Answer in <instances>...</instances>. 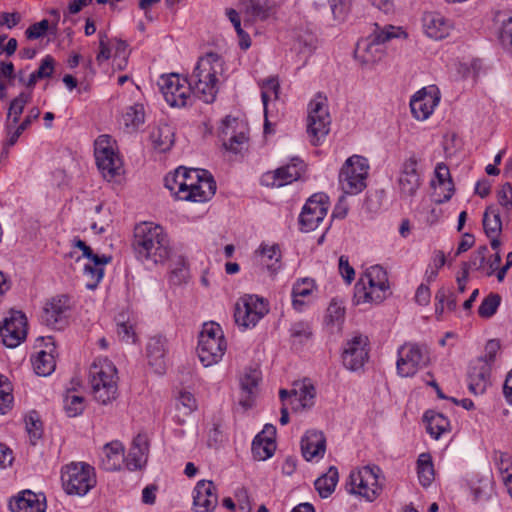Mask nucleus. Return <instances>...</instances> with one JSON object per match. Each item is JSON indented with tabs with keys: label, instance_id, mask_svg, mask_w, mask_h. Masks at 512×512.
<instances>
[{
	"label": "nucleus",
	"instance_id": "nucleus-1",
	"mask_svg": "<svg viewBox=\"0 0 512 512\" xmlns=\"http://www.w3.org/2000/svg\"><path fill=\"white\" fill-rule=\"evenodd\" d=\"M132 247L137 259L145 264L163 263L171 254L167 234L161 226L152 222L135 226Z\"/></svg>",
	"mask_w": 512,
	"mask_h": 512
},
{
	"label": "nucleus",
	"instance_id": "nucleus-2",
	"mask_svg": "<svg viewBox=\"0 0 512 512\" xmlns=\"http://www.w3.org/2000/svg\"><path fill=\"white\" fill-rule=\"evenodd\" d=\"M222 57L214 52H208L200 57L192 74L189 76L188 85L197 97L209 104L214 102L218 93V76L224 68Z\"/></svg>",
	"mask_w": 512,
	"mask_h": 512
},
{
	"label": "nucleus",
	"instance_id": "nucleus-3",
	"mask_svg": "<svg viewBox=\"0 0 512 512\" xmlns=\"http://www.w3.org/2000/svg\"><path fill=\"white\" fill-rule=\"evenodd\" d=\"M117 369L107 358H99L89 369V383L94 399L106 405L117 396Z\"/></svg>",
	"mask_w": 512,
	"mask_h": 512
},
{
	"label": "nucleus",
	"instance_id": "nucleus-4",
	"mask_svg": "<svg viewBox=\"0 0 512 512\" xmlns=\"http://www.w3.org/2000/svg\"><path fill=\"white\" fill-rule=\"evenodd\" d=\"M356 304L381 303L389 293L387 272L380 265L369 267L354 288Z\"/></svg>",
	"mask_w": 512,
	"mask_h": 512
},
{
	"label": "nucleus",
	"instance_id": "nucleus-5",
	"mask_svg": "<svg viewBox=\"0 0 512 512\" xmlns=\"http://www.w3.org/2000/svg\"><path fill=\"white\" fill-rule=\"evenodd\" d=\"M226 341L219 324L210 322L203 325L199 335L197 352L203 366L209 367L218 363L225 351Z\"/></svg>",
	"mask_w": 512,
	"mask_h": 512
},
{
	"label": "nucleus",
	"instance_id": "nucleus-6",
	"mask_svg": "<svg viewBox=\"0 0 512 512\" xmlns=\"http://www.w3.org/2000/svg\"><path fill=\"white\" fill-rule=\"evenodd\" d=\"M61 480L69 495H86L95 485L94 468L85 462H71L61 470Z\"/></svg>",
	"mask_w": 512,
	"mask_h": 512
},
{
	"label": "nucleus",
	"instance_id": "nucleus-7",
	"mask_svg": "<svg viewBox=\"0 0 512 512\" xmlns=\"http://www.w3.org/2000/svg\"><path fill=\"white\" fill-rule=\"evenodd\" d=\"M380 472L378 466H365L358 471H352L346 483L347 491L351 494H358L367 501H374L382 490L379 483Z\"/></svg>",
	"mask_w": 512,
	"mask_h": 512
},
{
	"label": "nucleus",
	"instance_id": "nucleus-8",
	"mask_svg": "<svg viewBox=\"0 0 512 512\" xmlns=\"http://www.w3.org/2000/svg\"><path fill=\"white\" fill-rule=\"evenodd\" d=\"M331 118L327 109V98L318 94L309 103L307 133L312 145H319L330 131Z\"/></svg>",
	"mask_w": 512,
	"mask_h": 512
},
{
	"label": "nucleus",
	"instance_id": "nucleus-9",
	"mask_svg": "<svg viewBox=\"0 0 512 512\" xmlns=\"http://www.w3.org/2000/svg\"><path fill=\"white\" fill-rule=\"evenodd\" d=\"M369 166L364 157H349L339 173V183L345 194L356 195L366 187Z\"/></svg>",
	"mask_w": 512,
	"mask_h": 512
},
{
	"label": "nucleus",
	"instance_id": "nucleus-10",
	"mask_svg": "<svg viewBox=\"0 0 512 512\" xmlns=\"http://www.w3.org/2000/svg\"><path fill=\"white\" fill-rule=\"evenodd\" d=\"M269 312L268 303L257 295H244L235 304V323L242 329L254 328Z\"/></svg>",
	"mask_w": 512,
	"mask_h": 512
},
{
	"label": "nucleus",
	"instance_id": "nucleus-11",
	"mask_svg": "<svg viewBox=\"0 0 512 512\" xmlns=\"http://www.w3.org/2000/svg\"><path fill=\"white\" fill-rule=\"evenodd\" d=\"M397 373L401 377H412L429 364V353L425 346L405 343L398 348Z\"/></svg>",
	"mask_w": 512,
	"mask_h": 512
},
{
	"label": "nucleus",
	"instance_id": "nucleus-12",
	"mask_svg": "<svg viewBox=\"0 0 512 512\" xmlns=\"http://www.w3.org/2000/svg\"><path fill=\"white\" fill-rule=\"evenodd\" d=\"M95 159L99 170L105 178H114L120 174L122 161L115 152L109 135H100L95 140Z\"/></svg>",
	"mask_w": 512,
	"mask_h": 512
},
{
	"label": "nucleus",
	"instance_id": "nucleus-13",
	"mask_svg": "<svg viewBox=\"0 0 512 512\" xmlns=\"http://www.w3.org/2000/svg\"><path fill=\"white\" fill-rule=\"evenodd\" d=\"M160 90L165 101L171 107H185L191 99L192 88L187 79H181L177 74L162 76L159 81Z\"/></svg>",
	"mask_w": 512,
	"mask_h": 512
},
{
	"label": "nucleus",
	"instance_id": "nucleus-14",
	"mask_svg": "<svg viewBox=\"0 0 512 512\" xmlns=\"http://www.w3.org/2000/svg\"><path fill=\"white\" fill-rule=\"evenodd\" d=\"M0 336L8 348L19 346L27 336V318L21 311L11 310L0 325Z\"/></svg>",
	"mask_w": 512,
	"mask_h": 512
},
{
	"label": "nucleus",
	"instance_id": "nucleus-15",
	"mask_svg": "<svg viewBox=\"0 0 512 512\" xmlns=\"http://www.w3.org/2000/svg\"><path fill=\"white\" fill-rule=\"evenodd\" d=\"M328 197L323 193L312 195L305 203L299 216L303 231L315 230L325 218L328 211Z\"/></svg>",
	"mask_w": 512,
	"mask_h": 512
},
{
	"label": "nucleus",
	"instance_id": "nucleus-16",
	"mask_svg": "<svg viewBox=\"0 0 512 512\" xmlns=\"http://www.w3.org/2000/svg\"><path fill=\"white\" fill-rule=\"evenodd\" d=\"M70 299L66 295L51 298L43 309L41 319L48 327L56 330L63 329L68 324Z\"/></svg>",
	"mask_w": 512,
	"mask_h": 512
},
{
	"label": "nucleus",
	"instance_id": "nucleus-17",
	"mask_svg": "<svg viewBox=\"0 0 512 512\" xmlns=\"http://www.w3.org/2000/svg\"><path fill=\"white\" fill-rule=\"evenodd\" d=\"M303 169V161L299 158H293L291 163L263 174L261 177V184L267 187L285 186L298 180Z\"/></svg>",
	"mask_w": 512,
	"mask_h": 512
},
{
	"label": "nucleus",
	"instance_id": "nucleus-18",
	"mask_svg": "<svg viewBox=\"0 0 512 512\" xmlns=\"http://www.w3.org/2000/svg\"><path fill=\"white\" fill-rule=\"evenodd\" d=\"M368 338L362 335L348 340L342 353L343 365L350 371L363 368L368 360Z\"/></svg>",
	"mask_w": 512,
	"mask_h": 512
},
{
	"label": "nucleus",
	"instance_id": "nucleus-19",
	"mask_svg": "<svg viewBox=\"0 0 512 512\" xmlns=\"http://www.w3.org/2000/svg\"><path fill=\"white\" fill-rule=\"evenodd\" d=\"M397 182L402 197H413L418 191L421 186V174L418 171V158L415 154L402 163Z\"/></svg>",
	"mask_w": 512,
	"mask_h": 512
},
{
	"label": "nucleus",
	"instance_id": "nucleus-20",
	"mask_svg": "<svg viewBox=\"0 0 512 512\" xmlns=\"http://www.w3.org/2000/svg\"><path fill=\"white\" fill-rule=\"evenodd\" d=\"M218 503V496L214 483L210 480L197 482L193 490V506L196 512H211Z\"/></svg>",
	"mask_w": 512,
	"mask_h": 512
},
{
	"label": "nucleus",
	"instance_id": "nucleus-21",
	"mask_svg": "<svg viewBox=\"0 0 512 512\" xmlns=\"http://www.w3.org/2000/svg\"><path fill=\"white\" fill-rule=\"evenodd\" d=\"M275 435L276 428L271 424L265 425L263 431L252 442L254 459L264 461L273 456L276 450Z\"/></svg>",
	"mask_w": 512,
	"mask_h": 512
},
{
	"label": "nucleus",
	"instance_id": "nucleus-22",
	"mask_svg": "<svg viewBox=\"0 0 512 512\" xmlns=\"http://www.w3.org/2000/svg\"><path fill=\"white\" fill-rule=\"evenodd\" d=\"M424 33L432 39L442 40L449 36L453 25L438 12H426L422 17Z\"/></svg>",
	"mask_w": 512,
	"mask_h": 512
},
{
	"label": "nucleus",
	"instance_id": "nucleus-23",
	"mask_svg": "<svg viewBox=\"0 0 512 512\" xmlns=\"http://www.w3.org/2000/svg\"><path fill=\"white\" fill-rule=\"evenodd\" d=\"M439 103L436 93L428 92L425 88L418 91L410 100L411 113L417 120H426Z\"/></svg>",
	"mask_w": 512,
	"mask_h": 512
},
{
	"label": "nucleus",
	"instance_id": "nucleus-24",
	"mask_svg": "<svg viewBox=\"0 0 512 512\" xmlns=\"http://www.w3.org/2000/svg\"><path fill=\"white\" fill-rule=\"evenodd\" d=\"M148 363L157 374L166 370V340L161 336L149 339L146 347Z\"/></svg>",
	"mask_w": 512,
	"mask_h": 512
},
{
	"label": "nucleus",
	"instance_id": "nucleus-25",
	"mask_svg": "<svg viewBox=\"0 0 512 512\" xmlns=\"http://www.w3.org/2000/svg\"><path fill=\"white\" fill-rule=\"evenodd\" d=\"M215 192L216 182L207 171L206 176H202L199 183H196L191 190L187 191L186 194H180V200L202 203L210 200Z\"/></svg>",
	"mask_w": 512,
	"mask_h": 512
},
{
	"label": "nucleus",
	"instance_id": "nucleus-26",
	"mask_svg": "<svg viewBox=\"0 0 512 512\" xmlns=\"http://www.w3.org/2000/svg\"><path fill=\"white\" fill-rule=\"evenodd\" d=\"M9 507L12 512H45V497L25 490L9 502Z\"/></svg>",
	"mask_w": 512,
	"mask_h": 512
},
{
	"label": "nucleus",
	"instance_id": "nucleus-27",
	"mask_svg": "<svg viewBox=\"0 0 512 512\" xmlns=\"http://www.w3.org/2000/svg\"><path fill=\"white\" fill-rule=\"evenodd\" d=\"M326 450V439L321 431L309 430L302 437L301 451L307 461L323 456Z\"/></svg>",
	"mask_w": 512,
	"mask_h": 512
},
{
	"label": "nucleus",
	"instance_id": "nucleus-28",
	"mask_svg": "<svg viewBox=\"0 0 512 512\" xmlns=\"http://www.w3.org/2000/svg\"><path fill=\"white\" fill-rule=\"evenodd\" d=\"M490 372L491 367L482 363V361H478L477 364L472 366L468 373V388L470 392L475 395L483 394L490 385Z\"/></svg>",
	"mask_w": 512,
	"mask_h": 512
},
{
	"label": "nucleus",
	"instance_id": "nucleus-29",
	"mask_svg": "<svg viewBox=\"0 0 512 512\" xmlns=\"http://www.w3.org/2000/svg\"><path fill=\"white\" fill-rule=\"evenodd\" d=\"M111 257L105 255L95 256L84 264L83 275L86 278V287L93 290L97 287L104 275V266L109 263Z\"/></svg>",
	"mask_w": 512,
	"mask_h": 512
},
{
	"label": "nucleus",
	"instance_id": "nucleus-30",
	"mask_svg": "<svg viewBox=\"0 0 512 512\" xmlns=\"http://www.w3.org/2000/svg\"><path fill=\"white\" fill-rule=\"evenodd\" d=\"M124 461V447L119 441H112L103 446L101 466L106 471L118 470Z\"/></svg>",
	"mask_w": 512,
	"mask_h": 512
},
{
	"label": "nucleus",
	"instance_id": "nucleus-31",
	"mask_svg": "<svg viewBox=\"0 0 512 512\" xmlns=\"http://www.w3.org/2000/svg\"><path fill=\"white\" fill-rule=\"evenodd\" d=\"M148 443L144 436L137 435L128 455L124 458L129 470L141 469L147 461Z\"/></svg>",
	"mask_w": 512,
	"mask_h": 512
},
{
	"label": "nucleus",
	"instance_id": "nucleus-32",
	"mask_svg": "<svg viewBox=\"0 0 512 512\" xmlns=\"http://www.w3.org/2000/svg\"><path fill=\"white\" fill-rule=\"evenodd\" d=\"M435 177L436 181L433 180L431 185L435 189L436 193H438L439 189L447 191L442 198H435V202L441 204L449 201L454 193V184L449 168L444 163L437 164L435 168Z\"/></svg>",
	"mask_w": 512,
	"mask_h": 512
},
{
	"label": "nucleus",
	"instance_id": "nucleus-33",
	"mask_svg": "<svg viewBox=\"0 0 512 512\" xmlns=\"http://www.w3.org/2000/svg\"><path fill=\"white\" fill-rule=\"evenodd\" d=\"M383 55L384 48L370 37L357 43L355 57L359 59L362 64H374L381 60Z\"/></svg>",
	"mask_w": 512,
	"mask_h": 512
},
{
	"label": "nucleus",
	"instance_id": "nucleus-34",
	"mask_svg": "<svg viewBox=\"0 0 512 512\" xmlns=\"http://www.w3.org/2000/svg\"><path fill=\"white\" fill-rule=\"evenodd\" d=\"M261 380V373L257 369L248 368L245 370L243 376L240 378V387L242 392L246 395L245 398L240 400V404L244 407H250V397L254 395L255 390Z\"/></svg>",
	"mask_w": 512,
	"mask_h": 512
},
{
	"label": "nucleus",
	"instance_id": "nucleus-35",
	"mask_svg": "<svg viewBox=\"0 0 512 512\" xmlns=\"http://www.w3.org/2000/svg\"><path fill=\"white\" fill-rule=\"evenodd\" d=\"M293 400L291 404L295 411L300 409L309 408L314 404L315 388L311 383L303 382L299 385V388L292 390Z\"/></svg>",
	"mask_w": 512,
	"mask_h": 512
},
{
	"label": "nucleus",
	"instance_id": "nucleus-36",
	"mask_svg": "<svg viewBox=\"0 0 512 512\" xmlns=\"http://www.w3.org/2000/svg\"><path fill=\"white\" fill-rule=\"evenodd\" d=\"M150 138L157 150L166 152L174 144V128L169 124H161L151 132Z\"/></svg>",
	"mask_w": 512,
	"mask_h": 512
},
{
	"label": "nucleus",
	"instance_id": "nucleus-37",
	"mask_svg": "<svg viewBox=\"0 0 512 512\" xmlns=\"http://www.w3.org/2000/svg\"><path fill=\"white\" fill-rule=\"evenodd\" d=\"M427 422V432L435 439H438L450 426V422L443 414L428 410L424 414Z\"/></svg>",
	"mask_w": 512,
	"mask_h": 512
},
{
	"label": "nucleus",
	"instance_id": "nucleus-38",
	"mask_svg": "<svg viewBox=\"0 0 512 512\" xmlns=\"http://www.w3.org/2000/svg\"><path fill=\"white\" fill-rule=\"evenodd\" d=\"M483 229L487 235H500L502 231L501 212L496 205L486 208L482 219Z\"/></svg>",
	"mask_w": 512,
	"mask_h": 512
},
{
	"label": "nucleus",
	"instance_id": "nucleus-39",
	"mask_svg": "<svg viewBox=\"0 0 512 512\" xmlns=\"http://www.w3.org/2000/svg\"><path fill=\"white\" fill-rule=\"evenodd\" d=\"M339 480V474L336 467L331 466L327 473L320 476L316 479L314 485L315 489L318 491L320 497L327 498L329 497L333 491Z\"/></svg>",
	"mask_w": 512,
	"mask_h": 512
},
{
	"label": "nucleus",
	"instance_id": "nucleus-40",
	"mask_svg": "<svg viewBox=\"0 0 512 512\" xmlns=\"http://www.w3.org/2000/svg\"><path fill=\"white\" fill-rule=\"evenodd\" d=\"M417 474L420 484L423 487H428L434 480V466L432 457L429 453H422L417 460Z\"/></svg>",
	"mask_w": 512,
	"mask_h": 512
},
{
	"label": "nucleus",
	"instance_id": "nucleus-41",
	"mask_svg": "<svg viewBox=\"0 0 512 512\" xmlns=\"http://www.w3.org/2000/svg\"><path fill=\"white\" fill-rule=\"evenodd\" d=\"M185 173L186 168L179 167L174 173H170L164 178L165 187L179 200L180 194H186Z\"/></svg>",
	"mask_w": 512,
	"mask_h": 512
},
{
	"label": "nucleus",
	"instance_id": "nucleus-42",
	"mask_svg": "<svg viewBox=\"0 0 512 512\" xmlns=\"http://www.w3.org/2000/svg\"><path fill=\"white\" fill-rule=\"evenodd\" d=\"M32 365L35 373L39 376L50 375L56 367L54 356L51 352L40 351L32 358Z\"/></svg>",
	"mask_w": 512,
	"mask_h": 512
},
{
	"label": "nucleus",
	"instance_id": "nucleus-43",
	"mask_svg": "<svg viewBox=\"0 0 512 512\" xmlns=\"http://www.w3.org/2000/svg\"><path fill=\"white\" fill-rule=\"evenodd\" d=\"M401 36L406 37V33L401 29V27L393 25L380 27L378 24H375V30L369 37L378 45L383 47V44L389 42L391 39L400 38Z\"/></svg>",
	"mask_w": 512,
	"mask_h": 512
},
{
	"label": "nucleus",
	"instance_id": "nucleus-44",
	"mask_svg": "<svg viewBox=\"0 0 512 512\" xmlns=\"http://www.w3.org/2000/svg\"><path fill=\"white\" fill-rule=\"evenodd\" d=\"M314 288V282L311 279L304 278L298 280L292 288V298H293V306L297 310H301L302 306L305 304L304 298L311 295Z\"/></svg>",
	"mask_w": 512,
	"mask_h": 512
},
{
	"label": "nucleus",
	"instance_id": "nucleus-45",
	"mask_svg": "<svg viewBox=\"0 0 512 512\" xmlns=\"http://www.w3.org/2000/svg\"><path fill=\"white\" fill-rule=\"evenodd\" d=\"M260 253L262 256V262L267 268L273 273L280 267L281 252L278 245L274 244L271 246L261 245Z\"/></svg>",
	"mask_w": 512,
	"mask_h": 512
},
{
	"label": "nucleus",
	"instance_id": "nucleus-46",
	"mask_svg": "<svg viewBox=\"0 0 512 512\" xmlns=\"http://www.w3.org/2000/svg\"><path fill=\"white\" fill-rule=\"evenodd\" d=\"M31 95L29 93L21 92L15 97L9 105L7 119H12L13 124H17L20 120V116L25 108V105L29 103Z\"/></svg>",
	"mask_w": 512,
	"mask_h": 512
},
{
	"label": "nucleus",
	"instance_id": "nucleus-47",
	"mask_svg": "<svg viewBox=\"0 0 512 512\" xmlns=\"http://www.w3.org/2000/svg\"><path fill=\"white\" fill-rule=\"evenodd\" d=\"M123 123L127 128L133 130L138 128L139 125L144 123V109L140 104H135L127 107L125 113L122 116Z\"/></svg>",
	"mask_w": 512,
	"mask_h": 512
},
{
	"label": "nucleus",
	"instance_id": "nucleus-48",
	"mask_svg": "<svg viewBox=\"0 0 512 512\" xmlns=\"http://www.w3.org/2000/svg\"><path fill=\"white\" fill-rule=\"evenodd\" d=\"M497 201L504 217L509 218L512 214V185L509 182L504 183L498 190Z\"/></svg>",
	"mask_w": 512,
	"mask_h": 512
},
{
	"label": "nucleus",
	"instance_id": "nucleus-49",
	"mask_svg": "<svg viewBox=\"0 0 512 512\" xmlns=\"http://www.w3.org/2000/svg\"><path fill=\"white\" fill-rule=\"evenodd\" d=\"M246 12L255 19L268 17V0H243Z\"/></svg>",
	"mask_w": 512,
	"mask_h": 512
},
{
	"label": "nucleus",
	"instance_id": "nucleus-50",
	"mask_svg": "<svg viewBox=\"0 0 512 512\" xmlns=\"http://www.w3.org/2000/svg\"><path fill=\"white\" fill-rule=\"evenodd\" d=\"M501 302V297L498 294L490 293L487 297L483 299L481 302L479 308H478V314L482 318H490L492 317Z\"/></svg>",
	"mask_w": 512,
	"mask_h": 512
},
{
	"label": "nucleus",
	"instance_id": "nucleus-51",
	"mask_svg": "<svg viewBox=\"0 0 512 512\" xmlns=\"http://www.w3.org/2000/svg\"><path fill=\"white\" fill-rule=\"evenodd\" d=\"M488 252V248L486 245L478 247L471 255V258L468 262H464L462 264V269L469 270H481L484 268V264L486 262V255Z\"/></svg>",
	"mask_w": 512,
	"mask_h": 512
},
{
	"label": "nucleus",
	"instance_id": "nucleus-52",
	"mask_svg": "<svg viewBox=\"0 0 512 512\" xmlns=\"http://www.w3.org/2000/svg\"><path fill=\"white\" fill-rule=\"evenodd\" d=\"M40 116V110L37 107H33L29 110L27 116L24 118V120L18 125L16 130L10 135L8 144L10 146H13L20 135L31 125V123L38 119Z\"/></svg>",
	"mask_w": 512,
	"mask_h": 512
},
{
	"label": "nucleus",
	"instance_id": "nucleus-53",
	"mask_svg": "<svg viewBox=\"0 0 512 512\" xmlns=\"http://www.w3.org/2000/svg\"><path fill=\"white\" fill-rule=\"evenodd\" d=\"M84 398L75 394H67L64 399V409L69 417H76L84 410Z\"/></svg>",
	"mask_w": 512,
	"mask_h": 512
},
{
	"label": "nucleus",
	"instance_id": "nucleus-54",
	"mask_svg": "<svg viewBox=\"0 0 512 512\" xmlns=\"http://www.w3.org/2000/svg\"><path fill=\"white\" fill-rule=\"evenodd\" d=\"M117 335L121 341L126 343H135L136 341V333L129 321H117Z\"/></svg>",
	"mask_w": 512,
	"mask_h": 512
},
{
	"label": "nucleus",
	"instance_id": "nucleus-55",
	"mask_svg": "<svg viewBox=\"0 0 512 512\" xmlns=\"http://www.w3.org/2000/svg\"><path fill=\"white\" fill-rule=\"evenodd\" d=\"M435 299L441 304V312L444 311L446 307L449 311H454L457 307V298L456 296L450 292L441 288L436 293Z\"/></svg>",
	"mask_w": 512,
	"mask_h": 512
},
{
	"label": "nucleus",
	"instance_id": "nucleus-56",
	"mask_svg": "<svg viewBox=\"0 0 512 512\" xmlns=\"http://www.w3.org/2000/svg\"><path fill=\"white\" fill-rule=\"evenodd\" d=\"M177 408L182 409L185 415L191 414L197 408L196 399L190 392H180Z\"/></svg>",
	"mask_w": 512,
	"mask_h": 512
},
{
	"label": "nucleus",
	"instance_id": "nucleus-57",
	"mask_svg": "<svg viewBox=\"0 0 512 512\" xmlns=\"http://www.w3.org/2000/svg\"><path fill=\"white\" fill-rule=\"evenodd\" d=\"M500 350V343L498 340L492 339L486 343L485 346V354L483 357L479 358L478 361H482L491 367V364L494 362L496 354Z\"/></svg>",
	"mask_w": 512,
	"mask_h": 512
},
{
	"label": "nucleus",
	"instance_id": "nucleus-58",
	"mask_svg": "<svg viewBox=\"0 0 512 512\" xmlns=\"http://www.w3.org/2000/svg\"><path fill=\"white\" fill-rule=\"evenodd\" d=\"M49 29V21L43 19L40 22L30 25L25 31V35L28 39H38L42 37Z\"/></svg>",
	"mask_w": 512,
	"mask_h": 512
},
{
	"label": "nucleus",
	"instance_id": "nucleus-59",
	"mask_svg": "<svg viewBox=\"0 0 512 512\" xmlns=\"http://www.w3.org/2000/svg\"><path fill=\"white\" fill-rule=\"evenodd\" d=\"M12 388L10 384H4L0 387V414H6L11 408L13 403Z\"/></svg>",
	"mask_w": 512,
	"mask_h": 512
},
{
	"label": "nucleus",
	"instance_id": "nucleus-60",
	"mask_svg": "<svg viewBox=\"0 0 512 512\" xmlns=\"http://www.w3.org/2000/svg\"><path fill=\"white\" fill-rule=\"evenodd\" d=\"M332 14L337 20H344L349 12L348 0H329Z\"/></svg>",
	"mask_w": 512,
	"mask_h": 512
},
{
	"label": "nucleus",
	"instance_id": "nucleus-61",
	"mask_svg": "<svg viewBox=\"0 0 512 512\" xmlns=\"http://www.w3.org/2000/svg\"><path fill=\"white\" fill-rule=\"evenodd\" d=\"M54 58L50 55H46L39 66V68L35 71L37 77H41L42 79L51 77L54 72Z\"/></svg>",
	"mask_w": 512,
	"mask_h": 512
},
{
	"label": "nucleus",
	"instance_id": "nucleus-62",
	"mask_svg": "<svg viewBox=\"0 0 512 512\" xmlns=\"http://www.w3.org/2000/svg\"><path fill=\"white\" fill-rule=\"evenodd\" d=\"M247 140V136L243 132H240L232 136L228 142L224 143V146L227 150L233 153H240Z\"/></svg>",
	"mask_w": 512,
	"mask_h": 512
},
{
	"label": "nucleus",
	"instance_id": "nucleus-63",
	"mask_svg": "<svg viewBox=\"0 0 512 512\" xmlns=\"http://www.w3.org/2000/svg\"><path fill=\"white\" fill-rule=\"evenodd\" d=\"M291 336L299 339H308L312 332L308 323L296 322L290 328Z\"/></svg>",
	"mask_w": 512,
	"mask_h": 512
},
{
	"label": "nucleus",
	"instance_id": "nucleus-64",
	"mask_svg": "<svg viewBox=\"0 0 512 512\" xmlns=\"http://www.w3.org/2000/svg\"><path fill=\"white\" fill-rule=\"evenodd\" d=\"M500 41L504 49L512 56V22L501 31Z\"/></svg>",
	"mask_w": 512,
	"mask_h": 512
}]
</instances>
